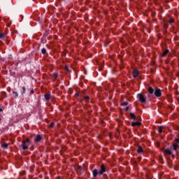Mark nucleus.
<instances>
[{
    "mask_svg": "<svg viewBox=\"0 0 179 179\" xmlns=\"http://www.w3.org/2000/svg\"><path fill=\"white\" fill-rule=\"evenodd\" d=\"M138 153H143V149L142 148L141 146H139L138 150H137Z\"/></svg>",
    "mask_w": 179,
    "mask_h": 179,
    "instance_id": "11",
    "label": "nucleus"
},
{
    "mask_svg": "<svg viewBox=\"0 0 179 179\" xmlns=\"http://www.w3.org/2000/svg\"><path fill=\"white\" fill-rule=\"evenodd\" d=\"M54 125H55L54 122H51V123H50V127H51L52 128L54 127Z\"/></svg>",
    "mask_w": 179,
    "mask_h": 179,
    "instance_id": "27",
    "label": "nucleus"
},
{
    "mask_svg": "<svg viewBox=\"0 0 179 179\" xmlns=\"http://www.w3.org/2000/svg\"><path fill=\"white\" fill-rule=\"evenodd\" d=\"M41 141V136L37 135L35 138V142H40Z\"/></svg>",
    "mask_w": 179,
    "mask_h": 179,
    "instance_id": "8",
    "label": "nucleus"
},
{
    "mask_svg": "<svg viewBox=\"0 0 179 179\" xmlns=\"http://www.w3.org/2000/svg\"><path fill=\"white\" fill-rule=\"evenodd\" d=\"M26 93V87H22V94H24Z\"/></svg>",
    "mask_w": 179,
    "mask_h": 179,
    "instance_id": "21",
    "label": "nucleus"
},
{
    "mask_svg": "<svg viewBox=\"0 0 179 179\" xmlns=\"http://www.w3.org/2000/svg\"><path fill=\"white\" fill-rule=\"evenodd\" d=\"M128 104V102H123L121 103V106H127Z\"/></svg>",
    "mask_w": 179,
    "mask_h": 179,
    "instance_id": "23",
    "label": "nucleus"
},
{
    "mask_svg": "<svg viewBox=\"0 0 179 179\" xmlns=\"http://www.w3.org/2000/svg\"><path fill=\"white\" fill-rule=\"evenodd\" d=\"M148 92L150 94H153V93L155 92V90H153V88L152 87H148Z\"/></svg>",
    "mask_w": 179,
    "mask_h": 179,
    "instance_id": "10",
    "label": "nucleus"
},
{
    "mask_svg": "<svg viewBox=\"0 0 179 179\" xmlns=\"http://www.w3.org/2000/svg\"><path fill=\"white\" fill-rule=\"evenodd\" d=\"M29 144H30V139L29 138H27L26 141H23L22 143V150H27V149H29Z\"/></svg>",
    "mask_w": 179,
    "mask_h": 179,
    "instance_id": "1",
    "label": "nucleus"
},
{
    "mask_svg": "<svg viewBox=\"0 0 179 179\" xmlns=\"http://www.w3.org/2000/svg\"><path fill=\"white\" fill-rule=\"evenodd\" d=\"M76 96H79V94H76Z\"/></svg>",
    "mask_w": 179,
    "mask_h": 179,
    "instance_id": "31",
    "label": "nucleus"
},
{
    "mask_svg": "<svg viewBox=\"0 0 179 179\" xmlns=\"http://www.w3.org/2000/svg\"><path fill=\"white\" fill-rule=\"evenodd\" d=\"M57 78H58V73H55L53 74V79H55V80H57Z\"/></svg>",
    "mask_w": 179,
    "mask_h": 179,
    "instance_id": "18",
    "label": "nucleus"
},
{
    "mask_svg": "<svg viewBox=\"0 0 179 179\" xmlns=\"http://www.w3.org/2000/svg\"><path fill=\"white\" fill-rule=\"evenodd\" d=\"M97 174H99V172L97 171V169H94L93 171V177H97Z\"/></svg>",
    "mask_w": 179,
    "mask_h": 179,
    "instance_id": "12",
    "label": "nucleus"
},
{
    "mask_svg": "<svg viewBox=\"0 0 179 179\" xmlns=\"http://www.w3.org/2000/svg\"><path fill=\"white\" fill-rule=\"evenodd\" d=\"M141 124L140 122H134L131 123V127H139L141 126Z\"/></svg>",
    "mask_w": 179,
    "mask_h": 179,
    "instance_id": "6",
    "label": "nucleus"
},
{
    "mask_svg": "<svg viewBox=\"0 0 179 179\" xmlns=\"http://www.w3.org/2000/svg\"><path fill=\"white\" fill-rule=\"evenodd\" d=\"M169 23H174V18H169Z\"/></svg>",
    "mask_w": 179,
    "mask_h": 179,
    "instance_id": "19",
    "label": "nucleus"
},
{
    "mask_svg": "<svg viewBox=\"0 0 179 179\" xmlns=\"http://www.w3.org/2000/svg\"><path fill=\"white\" fill-rule=\"evenodd\" d=\"M33 93H34V90H31V94H33Z\"/></svg>",
    "mask_w": 179,
    "mask_h": 179,
    "instance_id": "29",
    "label": "nucleus"
},
{
    "mask_svg": "<svg viewBox=\"0 0 179 179\" xmlns=\"http://www.w3.org/2000/svg\"><path fill=\"white\" fill-rule=\"evenodd\" d=\"M50 97H51V96L50 95V94H45V99L46 101H49Z\"/></svg>",
    "mask_w": 179,
    "mask_h": 179,
    "instance_id": "9",
    "label": "nucleus"
},
{
    "mask_svg": "<svg viewBox=\"0 0 179 179\" xmlns=\"http://www.w3.org/2000/svg\"><path fill=\"white\" fill-rule=\"evenodd\" d=\"M164 153H166V155H173V152L171 151L170 149L167 148L164 150Z\"/></svg>",
    "mask_w": 179,
    "mask_h": 179,
    "instance_id": "5",
    "label": "nucleus"
},
{
    "mask_svg": "<svg viewBox=\"0 0 179 179\" xmlns=\"http://www.w3.org/2000/svg\"><path fill=\"white\" fill-rule=\"evenodd\" d=\"M84 99H85V100H89V96H85V97H84Z\"/></svg>",
    "mask_w": 179,
    "mask_h": 179,
    "instance_id": "26",
    "label": "nucleus"
},
{
    "mask_svg": "<svg viewBox=\"0 0 179 179\" xmlns=\"http://www.w3.org/2000/svg\"><path fill=\"white\" fill-rule=\"evenodd\" d=\"M8 143H4L3 145H1V147L3 148L4 149H8Z\"/></svg>",
    "mask_w": 179,
    "mask_h": 179,
    "instance_id": "17",
    "label": "nucleus"
},
{
    "mask_svg": "<svg viewBox=\"0 0 179 179\" xmlns=\"http://www.w3.org/2000/svg\"><path fill=\"white\" fill-rule=\"evenodd\" d=\"M3 37H5V34H0V38H3Z\"/></svg>",
    "mask_w": 179,
    "mask_h": 179,
    "instance_id": "22",
    "label": "nucleus"
},
{
    "mask_svg": "<svg viewBox=\"0 0 179 179\" xmlns=\"http://www.w3.org/2000/svg\"><path fill=\"white\" fill-rule=\"evenodd\" d=\"M175 142H176V143H179V138H175Z\"/></svg>",
    "mask_w": 179,
    "mask_h": 179,
    "instance_id": "25",
    "label": "nucleus"
},
{
    "mask_svg": "<svg viewBox=\"0 0 179 179\" xmlns=\"http://www.w3.org/2000/svg\"><path fill=\"white\" fill-rule=\"evenodd\" d=\"M103 173H106V166H104V164H102L101 166V171H99V176H101V174H103Z\"/></svg>",
    "mask_w": 179,
    "mask_h": 179,
    "instance_id": "4",
    "label": "nucleus"
},
{
    "mask_svg": "<svg viewBox=\"0 0 179 179\" xmlns=\"http://www.w3.org/2000/svg\"><path fill=\"white\" fill-rule=\"evenodd\" d=\"M138 75H139V72L138 71V70H134L133 71V76L134 78H136L138 76Z\"/></svg>",
    "mask_w": 179,
    "mask_h": 179,
    "instance_id": "7",
    "label": "nucleus"
},
{
    "mask_svg": "<svg viewBox=\"0 0 179 179\" xmlns=\"http://www.w3.org/2000/svg\"><path fill=\"white\" fill-rule=\"evenodd\" d=\"M0 121H1V118H0Z\"/></svg>",
    "mask_w": 179,
    "mask_h": 179,
    "instance_id": "33",
    "label": "nucleus"
},
{
    "mask_svg": "<svg viewBox=\"0 0 179 179\" xmlns=\"http://www.w3.org/2000/svg\"><path fill=\"white\" fill-rule=\"evenodd\" d=\"M173 150H177V148H178V144L175 143L173 145Z\"/></svg>",
    "mask_w": 179,
    "mask_h": 179,
    "instance_id": "15",
    "label": "nucleus"
},
{
    "mask_svg": "<svg viewBox=\"0 0 179 179\" xmlns=\"http://www.w3.org/2000/svg\"><path fill=\"white\" fill-rule=\"evenodd\" d=\"M137 97L141 103H146V96L143 94H137Z\"/></svg>",
    "mask_w": 179,
    "mask_h": 179,
    "instance_id": "2",
    "label": "nucleus"
},
{
    "mask_svg": "<svg viewBox=\"0 0 179 179\" xmlns=\"http://www.w3.org/2000/svg\"><path fill=\"white\" fill-rule=\"evenodd\" d=\"M13 94H15V97H17L19 96L17 92H13Z\"/></svg>",
    "mask_w": 179,
    "mask_h": 179,
    "instance_id": "24",
    "label": "nucleus"
},
{
    "mask_svg": "<svg viewBox=\"0 0 179 179\" xmlns=\"http://www.w3.org/2000/svg\"><path fill=\"white\" fill-rule=\"evenodd\" d=\"M130 117H131V120H135V118H136V116L134 113H131Z\"/></svg>",
    "mask_w": 179,
    "mask_h": 179,
    "instance_id": "16",
    "label": "nucleus"
},
{
    "mask_svg": "<svg viewBox=\"0 0 179 179\" xmlns=\"http://www.w3.org/2000/svg\"><path fill=\"white\" fill-rule=\"evenodd\" d=\"M66 69L68 71V67H66Z\"/></svg>",
    "mask_w": 179,
    "mask_h": 179,
    "instance_id": "32",
    "label": "nucleus"
},
{
    "mask_svg": "<svg viewBox=\"0 0 179 179\" xmlns=\"http://www.w3.org/2000/svg\"><path fill=\"white\" fill-rule=\"evenodd\" d=\"M169 54V50H166L163 53H162V57H166Z\"/></svg>",
    "mask_w": 179,
    "mask_h": 179,
    "instance_id": "14",
    "label": "nucleus"
},
{
    "mask_svg": "<svg viewBox=\"0 0 179 179\" xmlns=\"http://www.w3.org/2000/svg\"><path fill=\"white\" fill-rule=\"evenodd\" d=\"M154 94L156 97H160L162 96V90H160V89H157L155 91Z\"/></svg>",
    "mask_w": 179,
    "mask_h": 179,
    "instance_id": "3",
    "label": "nucleus"
},
{
    "mask_svg": "<svg viewBox=\"0 0 179 179\" xmlns=\"http://www.w3.org/2000/svg\"><path fill=\"white\" fill-rule=\"evenodd\" d=\"M158 132L159 134H162L163 132V126H159L158 127Z\"/></svg>",
    "mask_w": 179,
    "mask_h": 179,
    "instance_id": "13",
    "label": "nucleus"
},
{
    "mask_svg": "<svg viewBox=\"0 0 179 179\" xmlns=\"http://www.w3.org/2000/svg\"><path fill=\"white\" fill-rule=\"evenodd\" d=\"M41 52H42V54H45V52H47V50H45V48H43L41 50Z\"/></svg>",
    "mask_w": 179,
    "mask_h": 179,
    "instance_id": "20",
    "label": "nucleus"
},
{
    "mask_svg": "<svg viewBox=\"0 0 179 179\" xmlns=\"http://www.w3.org/2000/svg\"><path fill=\"white\" fill-rule=\"evenodd\" d=\"M124 110L125 111H128L129 110V107H127Z\"/></svg>",
    "mask_w": 179,
    "mask_h": 179,
    "instance_id": "28",
    "label": "nucleus"
},
{
    "mask_svg": "<svg viewBox=\"0 0 179 179\" xmlns=\"http://www.w3.org/2000/svg\"><path fill=\"white\" fill-rule=\"evenodd\" d=\"M1 111H3V110H2V108H0V113H1Z\"/></svg>",
    "mask_w": 179,
    "mask_h": 179,
    "instance_id": "30",
    "label": "nucleus"
}]
</instances>
